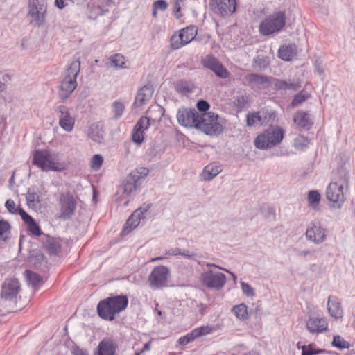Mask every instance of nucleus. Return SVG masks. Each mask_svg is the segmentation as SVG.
Instances as JSON below:
<instances>
[{
  "instance_id": "obj_47",
  "label": "nucleus",
  "mask_w": 355,
  "mask_h": 355,
  "mask_svg": "<svg viewBox=\"0 0 355 355\" xmlns=\"http://www.w3.org/2000/svg\"><path fill=\"white\" fill-rule=\"evenodd\" d=\"M220 62L217 58L214 57L213 55H207L205 58L202 60V63L203 66L209 69H213L217 64Z\"/></svg>"
},
{
  "instance_id": "obj_31",
  "label": "nucleus",
  "mask_w": 355,
  "mask_h": 355,
  "mask_svg": "<svg viewBox=\"0 0 355 355\" xmlns=\"http://www.w3.org/2000/svg\"><path fill=\"white\" fill-rule=\"evenodd\" d=\"M164 109L159 105H151L148 111L146 116L149 119V122L155 123L156 121H159L164 116Z\"/></svg>"
},
{
  "instance_id": "obj_5",
  "label": "nucleus",
  "mask_w": 355,
  "mask_h": 355,
  "mask_svg": "<svg viewBox=\"0 0 355 355\" xmlns=\"http://www.w3.org/2000/svg\"><path fill=\"white\" fill-rule=\"evenodd\" d=\"M33 164L43 171H60L57 156L46 150H36L33 154Z\"/></svg>"
},
{
  "instance_id": "obj_37",
  "label": "nucleus",
  "mask_w": 355,
  "mask_h": 355,
  "mask_svg": "<svg viewBox=\"0 0 355 355\" xmlns=\"http://www.w3.org/2000/svg\"><path fill=\"white\" fill-rule=\"evenodd\" d=\"M313 344H309L308 345H303L302 347V355H316L322 353H327L329 354H333L332 352H327L325 349H315Z\"/></svg>"
},
{
  "instance_id": "obj_59",
  "label": "nucleus",
  "mask_w": 355,
  "mask_h": 355,
  "mask_svg": "<svg viewBox=\"0 0 355 355\" xmlns=\"http://www.w3.org/2000/svg\"><path fill=\"white\" fill-rule=\"evenodd\" d=\"M150 207V205L149 204H144L143 206L136 209L135 211H139V216L142 218H144V214L148 211Z\"/></svg>"
},
{
  "instance_id": "obj_29",
  "label": "nucleus",
  "mask_w": 355,
  "mask_h": 355,
  "mask_svg": "<svg viewBox=\"0 0 355 355\" xmlns=\"http://www.w3.org/2000/svg\"><path fill=\"white\" fill-rule=\"evenodd\" d=\"M80 71V61L74 60L67 67L63 78L77 81L76 78Z\"/></svg>"
},
{
  "instance_id": "obj_11",
  "label": "nucleus",
  "mask_w": 355,
  "mask_h": 355,
  "mask_svg": "<svg viewBox=\"0 0 355 355\" xmlns=\"http://www.w3.org/2000/svg\"><path fill=\"white\" fill-rule=\"evenodd\" d=\"M197 30L194 26L182 28L171 37V46L173 49H178L191 42L196 37Z\"/></svg>"
},
{
  "instance_id": "obj_51",
  "label": "nucleus",
  "mask_w": 355,
  "mask_h": 355,
  "mask_svg": "<svg viewBox=\"0 0 355 355\" xmlns=\"http://www.w3.org/2000/svg\"><path fill=\"white\" fill-rule=\"evenodd\" d=\"M240 284H241L242 291L245 295H247L248 297H254V295H255L254 290L250 284H248L244 282H241Z\"/></svg>"
},
{
  "instance_id": "obj_60",
  "label": "nucleus",
  "mask_w": 355,
  "mask_h": 355,
  "mask_svg": "<svg viewBox=\"0 0 355 355\" xmlns=\"http://www.w3.org/2000/svg\"><path fill=\"white\" fill-rule=\"evenodd\" d=\"M247 103L246 98L244 96L237 97L236 105L241 108L244 107Z\"/></svg>"
},
{
  "instance_id": "obj_39",
  "label": "nucleus",
  "mask_w": 355,
  "mask_h": 355,
  "mask_svg": "<svg viewBox=\"0 0 355 355\" xmlns=\"http://www.w3.org/2000/svg\"><path fill=\"white\" fill-rule=\"evenodd\" d=\"M232 311L234 313L235 315L241 320L248 318L247 306L244 304H240L233 306Z\"/></svg>"
},
{
  "instance_id": "obj_9",
  "label": "nucleus",
  "mask_w": 355,
  "mask_h": 355,
  "mask_svg": "<svg viewBox=\"0 0 355 355\" xmlns=\"http://www.w3.org/2000/svg\"><path fill=\"white\" fill-rule=\"evenodd\" d=\"M58 203L62 218H70L74 214L78 202L71 193L69 191L61 193L59 196Z\"/></svg>"
},
{
  "instance_id": "obj_56",
  "label": "nucleus",
  "mask_w": 355,
  "mask_h": 355,
  "mask_svg": "<svg viewBox=\"0 0 355 355\" xmlns=\"http://www.w3.org/2000/svg\"><path fill=\"white\" fill-rule=\"evenodd\" d=\"M253 62L254 65L260 69H265L268 66V62L267 60L263 58H257L254 59Z\"/></svg>"
},
{
  "instance_id": "obj_10",
  "label": "nucleus",
  "mask_w": 355,
  "mask_h": 355,
  "mask_svg": "<svg viewBox=\"0 0 355 355\" xmlns=\"http://www.w3.org/2000/svg\"><path fill=\"white\" fill-rule=\"evenodd\" d=\"M170 270L165 266L155 267L148 276V282L153 289H159L167 286Z\"/></svg>"
},
{
  "instance_id": "obj_53",
  "label": "nucleus",
  "mask_w": 355,
  "mask_h": 355,
  "mask_svg": "<svg viewBox=\"0 0 355 355\" xmlns=\"http://www.w3.org/2000/svg\"><path fill=\"white\" fill-rule=\"evenodd\" d=\"M168 3L165 0H157L153 3V8L164 12L166 10Z\"/></svg>"
},
{
  "instance_id": "obj_38",
  "label": "nucleus",
  "mask_w": 355,
  "mask_h": 355,
  "mask_svg": "<svg viewBox=\"0 0 355 355\" xmlns=\"http://www.w3.org/2000/svg\"><path fill=\"white\" fill-rule=\"evenodd\" d=\"M175 89L181 94L191 93L193 90V85L187 80H180L175 85Z\"/></svg>"
},
{
  "instance_id": "obj_4",
  "label": "nucleus",
  "mask_w": 355,
  "mask_h": 355,
  "mask_svg": "<svg viewBox=\"0 0 355 355\" xmlns=\"http://www.w3.org/2000/svg\"><path fill=\"white\" fill-rule=\"evenodd\" d=\"M284 135V131L282 128H271L257 137L254 140V145L259 149L271 148L280 144Z\"/></svg>"
},
{
  "instance_id": "obj_14",
  "label": "nucleus",
  "mask_w": 355,
  "mask_h": 355,
  "mask_svg": "<svg viewBox=\"0 0 355 355\" xmlns=\"http://www.w3.org/2000/svg\"><path fill=\"white\" fill-rule=\"evenodd\" d=\"M20 291V284L17 279L4 282L1 286L0 297L6 301H12L16 298Z\"/></svg>"
},
{
  "instance_id": "obj_26",
  "label": "nucleus",
  "mask_w": 355,
  "mask_h": 355,
  "mask_svg": "<svg viewBox=\"0 0 355 355\" xmlns=\"http://www.w3.org/2000/svg\"><path fill=\"white\" fill-rule=\"evenodd\" d=\"M278 55L284 61H290L297 55V46L295 44L282 45L279 49Z\"/></svg>"
},
{
  "instance_id": "obj_6",
  "label": "nucleus",
  "mask_w": 355,
  "mask_h": 355,
  "mask_svg": "<svg viewBox=\"0 0 355 355\" xmlns=\"http://www.w3.org/2000/svg\"><path fill=\"white\" fill-rule=\"evenodd\" d=\"M286 19V14L283 11H278L270 15L261 22L260 33L263 35L278 33L285 26Z\"/></svg>"
},
{
  "instance_id": "obj_58",
  "label": "nucleus",
  "mask_w": 355,
  "mask_h": 355,
  "mask_svg": "<svg viewBox=\"0 0 355 355\" xmlns=\"http://www.w3.org/2000/svg\"><path fill=\"white\" fill-rule=\"evenodd\" d=\"M132 172H137L138 175V180L140 181V180L145 176L147 175L148 173V170L146 168H140L139 169H136L132 171Z\"/></svg>"
},
{
  "instance_id": "obj_2",
  "label": "nucleus",
  "mask_w": 355,
  "mask_h": 355,
  "mask_svg": "<svg viewBox=\"0 0 355 355\" xmlns=\"http://www.w3.org/2000/svg\"><path fill=\"white\" fill-rule=\"evenodd\" d=\"M128 304V300L125 295L110 297L99 302L97 312L101 318L112 321L114 315L124 310Z\"/></svg>"
},
{
  "instance_id": "obj_61",
  "label": "nucleus",
  "mask_w": 355,
  "mask_h": 355,
  "mask_svg": "<svg viewBox=\"0 0 355 355\" xmlns=\"http://www.w3.org/2000/svg\"><path fill=\"white\" fill-rule=\"evenodd\" d=\"M73 355H89L87 350L81 349L78 347L73 348Z\"/></svg>"
},
{
  "instance_id": "obj_34",
  "label": "nucleus",
  "mask_w": 355,
  "mask_h": 355,
  "mask_svg": "<svg viewBox=\"0 0 355 355\" xmlns=\"http://www.w3.org/2000/svg\"><path fill=\"white\" fill-rule=\"evenodd\" d=\"M139 211H135L126 221L123 231L130 232L132 229L137 227L141 218L139 216Z\"/></svg>"
},
{
  "instance_id": "obj_13",
  "label": "nucleus",
  "mask_w": 355,
  "mask_h": 355,
  "mask_svg": "<svg viewBox=\"0 0 355 355\" xmlns=\"http://www.w3.org/2000/svg\"><path fill=\"white\" fill-rule=\"evenodd\" d=\"M200 114L196 110L180 109L177 114L178 123L185 127H195Z\"/></svg>"
},
{
  "instance_id": "obj_3",
  "label": "nucleus",
  "mask_w": 355,
  "mask_h": 355,
  "mask_svg": "<svg viewBox=\"0 0 355 355\" xmlns=\"http://www.w3.org/2000/svg\"><path fill=\"white\" fill-rule=\"evenodd\" d=\"M206 266L207 268H216L223 270V268L214 263H208L206 264ZM224 270L231 273L227 270L224 269ZM200 280L203 285H205L208 288L220 290L225 286L226 283V276L220 272L216 271L211 268H209L201 274Z\"/></svg>"
},
{
  "instance_id": "obj_28",
  "label": "nucleus",
  "mask_w": 355,
  "mask_h": 355,
  "mask_svg": "<svg viewBox=\"0 0 355 355\" xmlns=\"http://www.w3.org/2000/svg\"><path fill=\"white\" fill-rule=\"evenodd\" d=\"M106 66L117 70L128 68L125 57L120 53L110 56L106 62Z\"/></svg>"
},
{
  "instance_id": "obj_43",
  "label": "nucleus",
  "mask_w": 355,
  "mask_h": 355,
  "mask_svg": "<svg viewBox=\"0 0 355 355\" xmlns=\"http://www.w3.org/2000/svg\"><path fill=\"white\" fill-rule=\"evenodd\" d=\"M331 345L340 349L349 348L350 346L349 342L345 341L338 335L334 336Z\"/></svg>"
},
{
  "instance_id": "obj_44",
  "label": "nucleus",
  "mask_w": 355,
  "mask_h": 355,
  "mask_svg": "<svg viewBox=\"0 0 355 355\" xmlns=\"http://www.w3.org/2000/svg\"><path fill=\"white\" fill-rule=\"evenodd\" d=\"M310 97V94L306 91H301L299 94L294 96L291 103L293 107L298 106Z\"/></svg>"
},
{
  "instance_id": "obj_48",
  "label": "nucleus",
  "mask_w": 355,
  "mask_h": 355,
  "mask_svg": "<svg viewBox=\"0 0 355 355\" xmlns=\"http://www.w3.org/2000/svg\"><path fill=\"white\" fill-rule=\"evenodd\" d=\"M103 162V157L101 155H95L91 159V168L96 171L101 167Z\"/></svg>"
},
{
  "instance_id": "obj_24",
  "label": "nucleus",
  "mask_w": 355,
  "mask_h": 355,
  "mask_svg": "<svg viewBox=\"0 0 355 355\" xmlns=\"http://www.w3.org/2000/svg\"><path fill=\"white\" fill-rule=\"evenodd\" d=\"M137 172H130L123 181V192L126 194H130L135 192L140 184L138 180Z\"/></svg>"
},
{
  "instance_id": "obj_17",
  "label": "nucleus",
  "mask_w": 355,
  "mask_h": 355,
  "mask_svg": "<svg viewBox=\"0 0 355 355\" xmlns=\"http://www.w3.org/2000/svg\"><path fill=\"white\" fill-rule=\"evenodd\" d=\"M305 236L307 240L318 245L325 241L327 230L321 226L313 224L307 228Z\"/></svg>"
},
{
  "instance_id": "obj_55",
  "label": "nucleus",
  "mask_w": 355,
  "mask_h": 355,
  "mask_svg": "<svg viewBox=\"0 0 355 355\" xmlns=\"http://www.w3.org/2000/svg\"><path fill=\"white\" fill-rule=\"evenodd\" d=\"M19 214L21 216L22 220L27 225L29 223L34 220L33 218L28 215L23 209L19 208L18 211Z\"/></svg>"
},
{
  "instance_id": "obj_1",
  "label": "nucleus",
  "mask_w": 355,
  "mask_h": 355,
  "mask_svg": "<svg viewBox=\"0 0 355 355\" xmlns=\"http://www.w3.org/2000/svg\"><path fill=\"white\" fill-rule=\"evenodd\" d=\"M349 175L345 168L338 167L333 173V179L326 191V196L336 209H340L343 205L345 198L344 191L348 188Z\"/></svg>"
},
{
  "instance_id": "obj_16",
  "label": "nucleus",
  "mask_w": 355,
  "mask_h": 355,
  "mask_svg": "<svg viewBox=\"0 0 355 355\" xmlns=\"http://www.w3.org/2000/svg\"><path fill=\"white\" fill-rule=\"evenodd\" d=\"M245 85L254 91H259L267 88L270 85V80L268 77L250 73L245 77Z\"/></svg>"
},
{
  "instance_id": "obj_36",
  "label": "nucleus",
  "mask_w": 355,
  "mask_h": 355,
  "mask_svg": "<svg viewBox=\"0 0 355 355\" xmlns=\"http://www.w3.org/2000/svg\"><path fill=\"white\" fill-rule=\"evenodd\" d=\"M275 88L277 89H291L295 91L300 87L298 82H288L286 80H277L275 84Z\"/></svg>"
},
{
  "instance_id": "obj_18",
  "label": "nucleus",
  "mask_w": 355,
  "mask_h": 355,
  "mask_svg": "<svg viewBox=\"0 0 355 355\" xmlns=\"http://www.w3.org/2000/svg\"><path fill=\"white\" fill-rule=\"evenodd\" d=\"M57 111L60 113L59 125L65 131L70 132L73 130L75 120L71 116L69 109L64 105L59 106Z\"/></svg>"
},
{
  "instance_id": "obj_41",
  "label": "nucleus",
  "mask_w": 355,
  "mask_h": 355,
  "mask_svg": "<svg viewBox=\"0 0 355 355\" xmlns=\"http://www.w3.org/2000/svg\"><path fill=\"white\" fill-rule=\"evenodd\" d=\"M211 71H212L216 76L220 78L225 79L230 76V73L220 62L217 64V65L211 69Z\"/></svg>"
},
{
  "instance_id": "obj_32",
  "label": "nucleus",
  "mask_w": 355,
  "mask_h": 355,
  "mask_svg": "<svg viewBox=\"0 0 355 355\" xmlns=\"http://www.w3.org/2000/svg\"><path fill=\"white\" fill-rule=\"evenodd\" d=\"M221 171L220 166L215 164L206 166L201 174L203 180L210 181Z\"/></svg>"
},
{
  "instance_id": "obj_62",
  "label": "nucleus",
  "mask_w": 355,
  "mask_h": 355,
  "mask_svg": "<svg viewBox=\"0 0 355 355\" xmlns=\"http://www.w3.org/2000/svg\"><path fill=\"white\" fill-rule=\"evenodd\" d=\"M311 254L310 250H297L296 254L299 257H305Z\"/></svg>"
},
{
  "instance_id": "obj_52",
  "label": "nucleus",
  "mask_w": 355,
  "mask_h": 355,
  "mask_svg": "<svg viewBox=\"0 0 355 355\" xmlns=\"http://www.w3.org/2000/svg\"><path fill=\"white\" fill-rule=\"evenodd\" d=\"M28 230L35 236H40L42 234L39 225L35 223V220L27 224Z\"/></svg>"
},
{
  "instance_id": "obj_49",
  "label": "nucleus",
  "mask_w": 355,
  "mask_h": 355,
  "mask_svg": "<svg viewBox=\"0 0 355 355\" xmlns=\"http://www.w3.org/2000/svg\"><path fill=\"white\" fill-rule=\"evenodd\" d=\"M213 327L210 326H202L198 328L193 329L196 337H200L201 336L207 335L211 334L213 331Z\"/></svg>"
},
{
  "instance_id": "obj_22",
  "label": "nucleus",
  "mask_w": 355,
  "mask_h": 355,
  "mask_svg": "<svg viewBox=\"0 0 355 355\" xmlns=\"http://www.w3.org/2000/svg\"><path fill=\"white\" fill-rule=\"evenodd\" d=\"M153 94V88L151 85H147L141 87L137 92L135 100V105L141 107L144 104L149 101Z\"/></svg>"
},
{
  "instance_id": "obj_35",
  "label": "nucleus",
  "mask_w": 355,
  "mask_h": 355,
  "mask_svg": "<svg viewBox=\"0 0 355 355\" xmlns=\"http://www.w3.org/2000/svg\"><path fill=\"white\" fill-rule=\"evenodd\" d=\"M44 245L51 254L57 255L61 250L60 242L54 238L48 237Z\"/></svg>"
},
{
  "instance_id": "obj_45",
  "label": "nucleus",
  "mask_w": 355,
  "mask_h": 355,
  "mask_svg": "<svg viewBox=\"0 0 355 355\" xmlns=\"http://www.w3.org/2000/svg\"><path fill=\"white\" fill-rule=\"evenodd\" d=\"M112 112L114 113V118L115 119H119L122 115L125 110L123 103L119 101H115L112 104Z\"/></svg>"
},
{
  "instance_id": "obj_23",
  "label": "nucleus",
  "mask_w": 355,
  "mask_h": 355,
  "mask_svg": "<svg viewBox=\"0 0 355 355\" xmlns=\"http://www.w3.org/2000/svg\"><path fill=\"white\" fill-rule=\"evenodd\" d=\"M327 309L329 315L335 320H339L343 318V311L340 302L336 297H329Z\"/></svg>"
},
{
  "instance_id": "obj_15",
  "label": "nucleus",
  "mask_w": 355,
  "mask_h": 355,
  "mask_svg": "<svg viewBox=\"0 0 355 355\" xmlns=\"http://www.w3.org/2000/svg\"><path fill=\"white\" fill-rule=\"evenodd\" d=\"M308 331L312 334H318L328 329L327 319L324 317L318 318L310 315L306 322Z\"/></svg>"
},
{
  "instance_id": "obj_63",
  "label": "nucleus",
  "mask_w": 355,
  "mask_h": 355,
  "mask_svg": "<svg viewBox=\"0 0 355 355\" xmlns=\"http://www.w3.org/2000/svg\"><path fill=\"white\" fill-rule=\"evenodd\" d=\"M181 255L187 258H191L193 257L196 254L189 250H184L182 251Z\"/></svg>"
},
{
  "instance_id": "obj_64",
  "label": "nucleus",
  "mask_w": 355,
  "mask_h": 355,
  "mask_svg": "<svg viewBox=\"0 0 355 355\" xmlns=\"http://www.w3.org/2000/svg\"><path fill=\"white\" fill-rule=\"evenodd\" d=\"M267 112V118H266V122H269L270 121H273L275 118V116L273 113H269L268 111Z\"/></svg>"
},
{
  "instance_id": "obj_12",
  "label": "nucleus",
  "mask_w": 355,
  "mask_h": 355,
  "mask_svg": "<svg viewBox=\"0 0 355 355\" xmlns=\"http://www.w3.org/2000/svg\"><path fill=\"white\" fill-rule=\"evenodd\" d=\"M236 0H209L210 9L216 14L227 16L236 10Z\"/></svg>"
},
{
  "instance_id": "obj_19",
  "label": "nucleus",
  "mask_w": 355,
  "mask_h": 355,
  "mask_svg": "<svg viewBox=\"0 0 355 355\" xmlns=\"http://www.w3.org/2000/svg\"><path fill=\"white\" fill-rule=\"evenodd\" d=\"M150 123L149 119L142 116L136 123L132 135V139L135 143L140 144L144 140V132L148 129Z\"/></svg>"
},
{
  "instance_id": "obj_54",
  "label": "nucleus",
  "mask_w": 355,
  "mask_h": 355,
  "mask_svg": "<svg viewBox=\"0 0 355 355\" xmlns=\"http://www.w3.org/2000/svg\"><path fill=\"white\" fill-rule=\"evenodd\" d=\"M5 206L10 213H12V214L18 213L19 208L18 209L16 208V205H15L14 200H12L11 199L7 200L5 203Z\"/></svg>"
},
{
  "instance_id": "obj_20",
  "label": "nucleus",
  "mask_w": 355,
  "mask_h": 355,
  "mask_svg": "<svg viewBox=\"0 0 355 355\" xmlns=\"http://www.w3.org/2000/svg\"><path fill=\"white\" fill-rule=\"evenodd\" d=\"M42 195H44L43 191H40L35 187L30 188L26 197L28 207L33 209H39L42 201Z\"/></svg>"
},
{
  "instance_id": "obj_46",
  "label": "nucleus",
  "mask_w": 355,
  "mask_h": 355,
  "mask_svg": "<svg viewBox=\"0 0 355 355\" xmlns=\"http://www.w3.org/2000/svg\"><path fill=\"white\" fill-rule=\"evenodd\" d=\"M308 200L311 206L315 208L320 200V194L317 191H311L308 193Z\"/></svg>"
},
{
  "instance_id": "obj_7",
  "label": "nucleus",
  "mask_w": 355,
  "mask_h": 355,
  "mask_svg": "<svg viewBox=\"0 0 355 355\" xmlns=\"http://www.w3.org/2000/svg\"><path fill=\"white\" fill-rule=\"evenodd\" d=\"M218 115L213 112H205L200 114L196 128L199 129L208 135H216L223 131L222 124L218 121Z\"/></svg>"
},
{
  "instance_id": "obj_33",
  "label": "nucleus",
  "mask_w": 355,
  "mask_h": 355,
  "mask_svg": "<svg viewBox=\"0 0 355 355\" xmlns=\"http://www.w3.org/2000/svg\"><path fill=\"white\" fill-rule=\"evenodd\" d=\"M89 137L95 142L101 143L103 139L104 131L99 123L92 124L89 128Z\"/></svg>"
},
{
  "instance_id": "obj_57",
  "label": "nucleus",
  "mask_w": 355,
  "mask_h": 355,
  "mask_svg": "<svg viewBox=\"0 0 355 355\" xmlns=\"http://www.w3.org/2000/svg\"><path fill=\"white\" fill-rule=\"evenodd\" d=\"M197 108L200 112H206L209 108V104L205 100H200L197 103Z\"/></svg>"
},
{
  "instance_id": "obj_40",
  "label": "nucleus",
  "mask_w": 355,
  "mask_h": 355,
  "mask_svg": "<svg viewBox=\"0 0 355 355\" xmlns=\"http://www.w3.org/2000/svg\"><path fill=\"white\" fill-rule=\"evenodd\" d=\"M10 232V224L5 220H0V241H6Z\"/></svg>"
},
{
  "instance_id": "obj_21",
  "label": "nucleus",
  "mask_w": 355,
  "mask_h": 355,
  "mask_svg": "<svg viewBox=\"0 0 355 355\" xmlns=\"http://www.w3.org/2000/svg\"><path fill=\"white\" fill-rule=\"evenodd\" d=\"M77 85V81L63 78L59 87L58 97L62 101H65L71 95Z\"/></svg>"
},
{
  "instance_id": "obj_42",
  "label": "nucleus",
  "mask_w": 355,
  "mask_h": 355,
  "mask_svg": "<svg viewBox=\"0 0 355 355\" xmlns=\"http://www.w3.org/2000/svg\"><path fill=\"white\" fill-rule=\"evenodd\" d=\"M25 274L27 281L33 286H37L42 284V277L38 274L30 270H26Z\"/></svg>"
},
{
  "instance_id": "obj_27",
  "label": "nucleus",
  "mask_w": 355,
  "mask_h": 355,
  "mask_svg": "<svg viewBox=\"0 0 355 355\" xmlns=\"http://www.w3.org/2000/svg\"><path fill=\"white\" fill-rule=\"evenodd\" d=\"M266 118L267 112L263 110L257 112L248 114L246 119L247 125L252 126L256 124L263 125L266 123Z\"/></svg>"
},
{
  "instance_id": "obj_25",
  "label": "nucleus",
  "mask_w": 355,
  "mask_h": 355,
  "mask_svg": "<svg viewBox=\"0 0 355 355\" xmlns=\"http://www.w3.org/2000/svg\"><path fill=\"white\" fill-rule=\"evenodd\" d=\"M116 348L117 345L113 340L105 338L99 343L96 355H116Z\"/></svg>"
},
{
  "instance_id": "obj_50",
  "label": "nucleus",
  "mask_w": 355,
  "mask_h": 355,
  "mask_svg": "<svg viewBox=\"0 0 355 355\" xmlns=\"http://www.w3.org/2000/svg\"><path fill=\"white\" fill-rule=\"evenodd\" d=\"M196 338L197 337L194 331H192L191 332L187 334L186 336L180 337L178 340V343L181 345H185L194 340V339Z\"/></svg>"
},
{
  "instance_id": "obj_8",
  "label": "nucleus",
  "mask_w": 355,
  "mask_h": 355,
  "mask_svg": "<svg viewBox=\"0 0 355 355\" xmlns=\"http://www.w3.org/2000/svg\"><path fill=\"white\" fill-rule=\"evenodd\" d=\"M46 5L44 0H28V17L30 23L41 26L45 22Z\"/></svg>"
},
{
  "instance_id": "obj_30",
  "label": "nucleus",
  "mask_w": 355,
  "mask_h": 355,
  "mask_svg": "<svg viewBox=\"0 0 355 355\" xmlns=\"http://www.w3.org/2000/svg\"><path fill=\"white\" fill-rule=\"evenodd\" d=\"M295 123L299 127L309 130L313 124L312 120L307 112H297L293 119Z\"/></svg>"
}]
</instances>
